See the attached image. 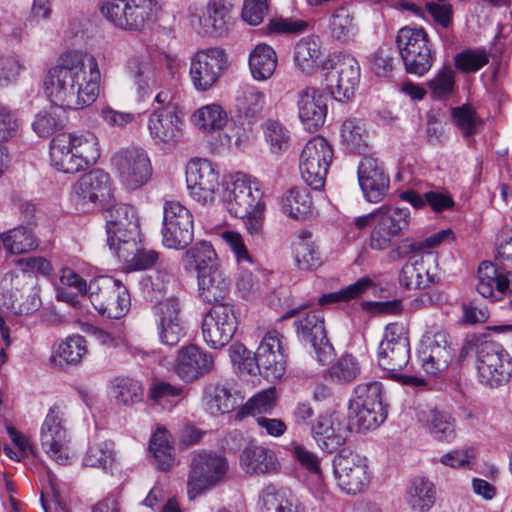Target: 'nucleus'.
<instances>
[{
  "label": "nucleus",
  "mask_w": 512,
  "mask_h": 512,
  "mask_svg": "<svg viewBox=\"0 0 512 512\" xmlns=\"http://www.w3.org/2000/svg\"><path fill=\"white\" fill-rule=\"evenodd\" d=\"M100 81L99 64L93 55L81 50L60 54L44 78V90L53 106L35 116L34 132L47 138L62 128L64 110L93 104L99 95Z\"/></svg>",
  "instance_id": "1"
},
{
  "label": "nucleus",
  "mask_w": 512,
  "mask_h": 512,
  "mask_svg": "<svg viewBox=\"0 0 512 512\" xmlns=\"http://www.w3.org/2000/svg\"><path fill=\"white\" fill-rule=\"evenodd\" d=\"M451 233L441 230L423 240H406L396 250L399 258L408 257L399 273V283L407 289H423L438 281L436 258L430 249Z\"/></svg>",
  "instance_id": "2"
},
{
  "label": "nucleus",
  "mask_w": 512,
  "mask_h": 512,
  "mask_svg": "<svg viewBox=\"0 0 512 512\" xmlns=\"http://www.w3.org/2000/svg\"><path fill=\"white\" fill-rule=\"evenodd\" d=\"M101 154L99 140L92 132L60 133L50 143V162L63 173H77L94 165Z\"/></svg>",
  "instance_id": "3"
},
{
  "label": "nucleus",
  "mask_w": 512,
  "mask_h": 512,
  "mask_svg": "<svg viewBox=\"0 0 512 512\" xmlns=\"http://www.w3.org/2000/svg\"><path fill=\"white\" fill-rule=\"evenodd\" d=\"M410 220L409 208L384 204L368 214L356 217L353 224L359 230L371 227L369 247L374 251H383L405 234Z\"/></svg>",
  "instance_id": "4"
},
{
  "label": "nucleus",
  "mask_w": 512,
  "mask_h": 512,
  "mask_svg": "<svg viewBox=\"0 0 512 512\" xmlns=\"http://www.w3.org/2000/svg\"><path fill=\"white\" fill-rule=\"evenodd\" d=\"M379 366L389 372L390 378L405 385L422 386L424 379L399 374L410 361V343L407 331L402 324L390 323L386 326L384 337L378 347Z\"/></svg>",
  "instance_id": "5"
},
{
  "label": "nucleus",
  "mask_w": 512,
  "mask_h": 512,
  "mask_svg": "<svg viewBox=\"0 0 512 512\" xmlns=\"http://www.w3.org/2000/svg\"><path fill=\"white\" fill-rule=\"evenodd\" d=\"M229 465L227 458L211 450L192 453L187 477V496L195 500L222 482Z\"/></svg>",
  "instance_id": "6"
},
{
  "label": "nucleus",
  "mask_w": 512,
  "mask_h": 512,
  "mask_svg": "<svg viewBox=\"0 0 512 512\" xmlns=\"http://www.w3.org/2000/svg\"><path fill=\"white\" fill-rule=\"evenodd\" d=\"M99 11L117 29L140 31L152 21L157 0H101Z\"/></svg>",
  "instance_id": "7"
},
{
  "label": "nucleus",
  "mask_w": 512,
  "mask_h": 512,
  "mask_svg": "<svg viewBox=\"0 0 512 512\" xmlns=\"http://www.w3.org/2000/svg\"><path fill=\"white\" fill-rule=\"evenodd\" d=\"M396 45L408 73L423 76L430 70L434 56L423 28H401L397 32Z\"/></svg>",
  "instance_id": "8"
},
{
  "label": "nucleus",
  "mask_w": 512,
  "mask_h": 512,
  "mask_svg": "<svg viewBox=\"0 0 512 512\" xmlns=\"http://www.w3.org/2000/svg\"><path fill=\"white\" fill-rule=\"evenodd\" d=\"M262 197L259 182L246 174L230 175L224 182L223 203L234 217H244L258 207H265Z\"/></svg>",
  "instance_id": "9"
},
{
  "label": "nucleus",
  "mask_w": 512,
  "mask_h": 512,
  "mask_svg": "<svg viewBox=\"0 0 512 512\" xmlns=\"http://www.w3.org/2000/svg\"><path fill=\"white\" fill-rule=\"evenodd\" d=\"M322 69L326 71L325 87L335 100L345 102L354 96L360 80V66L355 57L339 54L324 60Z\"/></svg>",
  "instance_id": "10"
},
{
  "label": "nucleus",
  "mask_w": 512,
  "mask_h": 512,
  "mask_svg": "<svg viewBox=\"0 0 512 512\" xmlns=\"http://www.w3.org/2000/svg\"><path fill=\"white\" fill-rule=\"evenodd\" d=\"M94 308L103 316L119 319L130 307V296L120 280L101 275L90 280V297Z\"/></svg>",
  "instance_id": "11"
},
{
  "label": "nucleus",
  "mask_w": 512,
  "mask_h": 512,
  "mask_svg": "<svg viewBox=\"0 0 512 512\" xmlns=\"http://www.w3.org/2000/svg\"><path fill=\"white\" fill-rule=\"evenodd\" d=\"M333 472L337 486L348 495L364 492L372 477L368 459L346 449L334 457Z\"/></svg>",
  "instance_id": "12"
},
{
  "label": "nucleus",
  "mask_w": 512,
  "mask_h": 512,
  "mask_svg": "<svg viewBox=\"0 0 512 512\" xmlns=\"http://www.w3.org/2000/svg\"><path fill=\"white\" fill-rule=\"evenodd\" d=\"M333 159L331 144L322 136H314L304 145L299 157L302 179L314 190L324 187Z\"/></svg>",
  "instance_id": "13"
},
{
  "label": "nucleus",
  "mask_w": 512,
  "mask_h": 512,
  "mask_svg": "<svg viewBox=\"0 0 512 512\" xmlns=\"http://www.w3.org/2000/svg\"><path fill=\"white\" fill-rule=\"evenodd\" d=\"M162 243L169 249H184L194 238V219L188 208L176 200L163 204Z\"/></svg>",
  "instance_id": "14"
},
{
  "label": "nucleus",
  "mask_w": 512,
  "mask_h": 512,
  "mask_svg": "<svg viewBox=\"0 0 512 512\" xmlns=\"http://www.w3.org/2000/svg\"><path fill=\"white\" fill-rule=\"evenodd\" d=\"M477 369L480 382L494 388L507 383L512 376V358L495 341H484L477 347Z\"/></svg>",
  "instance_id": "15"
},
{
  "label": "nucleus",
  "mask_w": 512,
  "mask_h": 512,
  "mask_svg": "<svg viewBox=\"0 0 512 512\" xmlns=\"http://www.w3.org/2000/svg\"><path fill=\"white\" fill-rule=\"evenodd\" d=\"M40 441L46 454L60 465L69 461L70 437L64 409L55 404L48 410L40 429Z\"/></svg>",
  "instance_id": "16"
},
{
  "label": "nucleus",
  "mask_w": 512,
  "mask_h": 512,
  "mask_svg": "<svg viewBox=\"0 0 512 512\" xmlns=\"http://www.w3.org/2000/svg\"><path fill=\"white\" fill-rule=\"evenodd\" d=\"M121 183L129 190H136L151 178L152 167L148 154L139 147L118 150L111 158Z\"/></svg>",
  "instance_id": "17"
},
{
  "label": "nucleus",
  "mask_w": 512,
  "mask_h": 512,
  "mask_svg": "<svg viewBox=\"0 0 512 512\" xmlns=\"http://www.w3.org/2000/svg\"><path fill=\"white\" fill-rule=\"evenodd\" d=\"M238 320L234 306L229 303L214 304L202 320V337L212 349L227 345L234 336Z\"/></svg>",
  "instance_id": "18"
},
{
  "label": "nucleus",
  "mask_w": 512,
  "mask_h": 512,
  "mask_svg": "<svg viewBox=\"0 0 512 512\" xmlns=\"http://www.w3.org/2000/svg\"><path fill=\"white\" fill-rule=\"evenodd\" d=\"M184 118L177 106L153 108L147 119V130L152 141L159 146L174 147L184 136Z\"/></svg>",
  "instance_id": "19"
},
{
  "label": "nucleus",
  "mask_w": 512,
  "mask_h": 512,
  "mask_svg": "<svg viewBox=\"0 0 512 512\" xmlns=\"http://www.w3.org/2000/svg\"><path fill=\"white\" fill-rule=\"evenodd\" d=\"M219 172L207 159L191 162L186 170V183L190 197L202 204L212 203L220 188Z\"/></svg>",
  "instance_id": "20"
},
{
  "label": "nucleus",
  "mask_w": 512,
  "mask_h": 512,
  "mask_svg": "<svg viewBox=\"0 0 512 512\" xmlns=\"http://www.w3.org/2000/svg\"><path fill=\"white\" fill-rule=\"evenodd\" d=\"M227 67V58L223 50L209 48L197 51L191 58L190 78L197 91L211 89Z\"/></svg>",
  "instance_id": "21"
},
{
  "label": "nucleus",
  "mask_w": 512,
  "mask_h": 512,
  "mask_svg": "<svg viewBox=\"0 0 512 512\" xmlns=\"http://www.w3.org/2000/svg\"><path fill=\"white\" fill-rule=\"evenodd\" d=\"M454 356L448 333L441 329L427 331L422 339L419 350V359L424 370L430 375L446 369Z\"/></svg>",
  "instance_id": "22"
},
{
  "label": "nucleus",
  "mask_w": 512,
  "mask_h": 512,
  "mask_svg": "<svg viewBox=\"0 0 512 512\" xmlns=\"http://www.w3.org/2000/svg\"><path fill=\"white\" fill-rule=\"evenodd\" d=\"M310 434L322 451L332 453L345 444L349 429L343 415L335 411H326L313 421Z\"/></svg>",
  "instance_id": "23"
},
{
  "label": "nucleus",
  "mask_w": 512,
  "mask_h": 512,
  "mask_svg": "<svg viewBox=\"0 0 512 512\" xmlns=\"http://www.w3.org/2000/svg\"><path fill=\"white\" fill-rule=\"evenodd\" d=\"M106 220L107 244L111 250L125 239H135L139 235L138 218L133 207L118 203L104 211Z\"/></svg>",
  "instance_id": "24"
},
{
  "label": "nucleus",
  "mask_w": 512,
  "mask_h": 512,
  "mask_svg": "<svg viewBox=\"0 0 512 512\" xmlns=\"http://www.w3.org/2000/svg\"><path fill=\"white\" fill-rule=\"evenodd\" d=\"M257 372L266 379H280L285 372L286 356L283 336L277 331H269L256 351Z\"/></svg>",
  "instance_id": "25"
},
{
  "label": "nucleus",
  "mask_w": 512,
  "mask_h": 512,
  "mask_svg": "<svg viewBox=\"0 0 512 512\" xmlns=\"http://www.w3.org/2000/svg\"><path fill=\"white\" fill-rule=\"evenodd\" d=\"M34 287V284L30 283L29 275L23 273L20 268L7 271L0 280V295L4 305L19 314H29L37 310L40 299L36 293H33L30 304L21 302L24 293Z\"/></svg>",
  "instance_id": "26"
},
{
  "label": "nucleus",
  "mask_w": 512,
  "mask_h": 512,
  "mask_svg": "<svg viewBox=\"0 0 512 512\" xmlns=\"http://www.w3.org/2000/svg\"><path fill=\"white\" fill-rule=\"evenodd\" d=\"M157 329L160 341L174 346L185 336L186 326L181 314L179 301L169 298L159 302L155 308Z\"/></svg>",
  "instance_id": "27"
},
{
  "label": "nucleus",
  "mask_w": 512,
  "mask_h": 512,
  "mask_svg": "<svg viewBox=\"0 0 512 512\" xmlns=\"http://www.w3.org/2000/svg\"><path fill=\"white\" fill-rule=\"evenodd\" d=\"M358 181L364 198L371 203L380 202L389 189V177L383 165L372 157H364L360 161Z\"/></svg>",
  "instance_id": "28"
},
{
  "label": "nucleus",
  "mask_w": 512,
  "mask_h": 512,
  "mask_svg": "<svg viewBox=\"0 0 512 512\" xmlns=\"http://www.w3.org/2000/svg\"><path fill=\"white\" fill-rule=\"evenodd\" d=\"M112 196V183L108 173L93 169L83 174L72 186V197L79 203H96Z\"/></svg>",
  "instance_id": "29"
},
{
  "label": "nucleus",
  "mask_w": 512,
  "mask_h": 512,
  "mask_svg": "<svg viewBox=\"0 0 512 512\" xmlns=\"http://www.w3.org/2000/svg\"><path fill=\"white\" fill-rule=\"evenodd\" d=\"M214 366L213 356L196 345L182 347L175 359L174 372L184 381H193Z\"/></svg>",
  "instance_id": "30"
},
{
  "label": "nucleus",
  "mask_w": 512,
  "mask_h": 512,
  "mask_svg": "<svg viewBox=\"0 0 512 512\" xmlns=\"http://www.w3.org/2000/svg\"><path fill=\"white\" fill-rule=\"evenodd\" d=\"M299 118L305 129L313 132L321 127L327 115L326 97L317 89L306 87L298 92Z\"/></svg>",
  "instance_id": "31"
},
{
  "label": "nucleus",
  "mask_w": 512,
  "mask_h": 512,
  "mask_svg": "<svg viewBox=\"0 0 512 512\" xmlns=\"http://www.w3.org/2000/svg\"><path fill=\"white\" fill-rule=\"evenodd\" d=\"M182 265L185 271L196 272L197 277L221 266L213 246L206 241L187 249L182 256Z\"/></svg>",
  "instance_id": "32"
},
{
  "label": "nucleus",
  "mask_w": 512,
  "mask_h": 512,
  "mask_svg": "<svg viewBox=\"0 0 512 512\" xmlns=\"http://www.w3.org/2000/svg\"><path fill=\"white\" fill-rule=\"evenodd\" d=\"M232 7V0H209L206 12L199 18L203 33L221 36L227 30Z\"/></svg>",
  "instance_id": "33"
},
{
  "label": "nucleus",
  "mask_w": 512,
  "mask_h": 512,
  "mask_svg": "<svg viewBox=\"0 0 512 512\" xmlns=\"http://www.w3.org/2000/svg\"><path fill=\"white\" fill-rule=\"evenodd\" d=\"M55 292L57 300L75 305L79 295L90 297V282L87 283L72 268L63 267L59 272L58 281L55 282Z\"/></svg>",
  "instance_id": "34"
},
{
  "label": "nucleus",
  "mask_w": 512,
  "mask_h": 512,
  "mask_svg": "<svg viewBox=\"0 0 512 512\" xmlns=\"http://www.w3.org/2000/svg\"><path fill=\"white\" fill-rule=\"evenodd\" d=\"M320 39L315 36L301 38L294 47V63L303 73L311 74L323 64Z\"/></svg>",
  "instance_id": "35"
},
{
  "label": "nucleus",
  "mask_w": 512,
  "mask_h": 512,
  "mask_svg": "<svg viewBox=\"0 0 512 512\" xmlns=\"http://www.w3.org/2000/svg\"><path fill=\"white\" fill-rule=\"evenodd\" d=\"M200 297L208 302L220 304L228 293L229 281L222 266L197 277Z\"/></svg>",
  "instance_id": "36"
},
{
  "label": "nucleus",
  "mask_w": 512,
  "mask_h": 512,
  "mask_svg": "<svg viewBox=\"0 0 512 512\" xmlns=\"http://www.w3.org/2000/svg\"><path fill=\"white\" fill-rule=\"evenodd\" d=\"M259 509L260 512H306L299 499L272 485L261 491Z\"/></svg>",
  "instance_id": "37"
},
{
  "label": "nucleus",
  "mask_w": 512,
  "mask_h": 512,
  "mask_svg": "<svg viewBox=\"0 0 512 512\" xmlns=\"http://www.w3.org/2000/svg\"><path fill=\"white\" fill-rule=\"evenodd\" d=\"M506 273H501L490 261H483L478 268L477 292L493 302H498L503 296Z\"/></svg>",
  "instance_id": "38"
},
{
  "label": "nucleus",
  "mask_w": 512,
  "mask_h": 512,
  "mask_svg": "<svg viewBox=\"0 0 512 512\" xmlns=\"http://www.w3.org/2000/svg\"><path fill=\"white\" fill-rule=\"evenodd\" d=\"M248 65L252 78L263 82L270 79L275 73L278 57L271 46L261 43L249 53Z\"/></svg>",
  "instance_id": "39"
},
{
  "label": "nucleus",
  "mask_w": 512,
  "mask_h": 512,
  "mask_svg": "<svg viewBox=\"0 0 512 512\" xmlns=\"http://www.w3.org/2000/svg\"><path fill=\"white\" fill-rule=\"evenodd\" d=\"M4 250L12 255L31 252L39 246V241L29 225H19L0 233Z\"/></svg>",
  "instance_id": "40"
},
{
  "label": "nucleus",
  "mask_w": 512,
  "mask_h": 512,
  "mask_svg": "<svg viewBox=\"0 0 512 512\" xmlns=\"http://www.w3.org/2000/svg\"><path fill=\"white\" fill-rule=\"evenodd\" d=\"M266 105L264 92L253 84H243L236 91L235 108L237 112L248 119L260 117Z\"/></svg>",
  "instance_id": "41"
},
{
  "label": "nucleus",
  "mask_w": 512,
  "mask_h": 512,
  "mask_svg": "<svg viewBox=\"0 0 512 512\" xmlns=\"http://www.w3.org/2000/svg\"><path fill=\"white\" fill-rule=\"evenodd\" d=\"M238 393L221 384H211L204 390L206 409L211 415L225 414L238 406Z\"/></svg>",
  "instance_id": "42"
},
{
  "label": "nucleus",
  "mask_w": 512,
  "mask_h": 512,
  "mask_svg": "<svg viewBox=\"0 0 512 512\" xmlns=\"http://www.w3.org/2000/svg\"><path fill=\"white\" fill-rule=\"evenodd\" d=\"M240 462L242 468L249 474H266L277 468L274 453L262 446L246 447L241 453Z\"/></svg>",
  "instance_id": "43"
},
{
  "label": "nucleus",
  "mask_w": 512,
  "mask_h": 512,
  "mask_svg": "<svg viewBox=\"0 0 512 512\" xmlns=\"http://www.w3.org/2000/svg\"><path fill=\"white\" fill-rule=\"evenodd\" d=\"M436 491L432 482L416 477L407 487L405 500L409 507L418 512H428L435 503Z\"/></svg>",
  "instance_id": "44"
},
{
  "label": "nucleus",
  "mask_w": 512,
  "mask_h": 512,
  "mask_svg": "<svg viewBox=\"0 0 512 512\" xmlns=\"http://www.w3.org/2000/svg\"><path fill=\"white\" fill-rule=\"evenodd\" d=\"M87 351L86 339L79 334L71 335L57 344L52 354V360L57 366L77 365Z\"/></svg>",
  "instance_id": "45"
},
{
  "label": "nucleus",
  "mask_w": 512,
  "mask_h": 512,
  "mask_svg": "<svg viewBox=\"0 0 512 512\" xmlns=\"http://www.w3.org/2000/svg\"><path fill=\"white\" fill-rule=\"evenodd\" d=\"M119 260L135 269H147L156 263L158 253L154 250L138 249L137 238L125 239L113 250Z\"/></svg>",
  "instance_id": "46"
},
{
  "label": "nucleus",
  "mask_w": 512,
  "mask_h": 512,
  "mask_svg": "<svg viewBox=\"0 0 512 512\" xmlns=\"http://www.w3.org/2000/svg\"><path fill=\"white\" fill-rule=\"evenodd\" d=\"M360 374L359 360L354 355L346 353L324 372V378L334 384L346 385L355 381Z\"/></svg>",
  "instance_id": "47"
},
{
  "label": "nucleus",
  "mask_w": 512,
  "mask_h": 512,
  "mask_svg": "<svg viewBox=\"0 0 512 512\" xmlns=\"http://www.w3.org/2000/svg\"><path fill=\"white\" fill-rule=\"evenodd\" d=\"M110 395L117 405L132 406L142 400L143 386L133 378L116 377L111 381Z\"/></svg>",
  "instance_id": "48"
},
{
  "label": "nucleus",
  "mask_w": 512,
  "mask_h": 512,
  "mask_svg": "<svg viewBox=\"0 0 512 512\" xmlns=\"http://www.w3.org/2000/svg\"><path fill=\"white\" fill-rule=\"evenodd\" d=\"M263 137L271 154H284L291 142L290 130L279 120L267 119L261 125Z\"/></svg>",
  "instance_id": "49"
},
{
  "label": "nucleus",
  "mask_w": 512,
  "mask_h": 512,
  "mask_svg": "<svg viewBox=\"0 0 512 512\" xmlns=\"http://www.w3.org/2000/svg\"><path fill=\"white\" fill-rule=\"evenodd\" d=\"M348 417L358 432H366L379 427L385 421L387 412L385 408L349 404Z\"/></svg>",
  "instance_id": "50"
},
{
  "label": "nucleus",
  "mask_w": 512,
  "mask_h": 512,
  "mask_svg": "<svg viewBox=\"0 0 512 512\" xmlns=\"http://www.w3.org/2000/svg\"><path fill=\"white\" fill-rule=\"evenodd\" d=\"M282 211L294 219H305L312 211V199L306 188L295 187L281 199Z\"/></svg>",
  "instance_id": "51"
},
{
  "label": "nucleus",
  "mask_w": 512,
  "mask_h": 512,
  "mask_svg": "<svg viewBox=\"0 0 512 512\" xmlns=\"http://www.w3.org/2000/svg\"><path fill=\"white\" fill-rule=\"evenodd\" d=\"M293 251L296 264L301 270H310L319 265V256L311 232H298L293 242Z\"/></svg>",
  "instance_id": "52"
},
{
  "label": "nucleus",
  "mask_w": 512,
  "mask_h": 512,
  "mask_svg": "<svg viewBox=\"0 0 512 512\" xmlns=\"http://www.w3.org/2000/svg\"><path fill=\"white\" fill-rule=\"evenodd\" d=\"M332 36L337 40L347 41L354 38L358 31L354 12L349 7H339L330 17Z\"/></svg>",
  "instance_id": "53"
},
{
  "label": "nucleus",
  "mask_w": 512,
  "mask_h": 512,
  "mask_svg": "<svg viewBox=\"0 0 512 512\" xmlns=\"http://www.w3.org/2000/svg\"><path fill=\"white\" fill-rule=\"evenodd\" d=\"M427 426L431 437L438 442L451 443L457 436L456 421L446 412L431 411Z\"/></svg>",
  "instance_id": "54"
},
{
  "label": "nucleus",
  "mask_w": 512,
  "mask_h": 512,
  "mask_svg": "<svg viewBox=\"0 0 512 512\" xmlns=\"http://www.w3.org/2000/svg\"><path fill=\"white\" fill-rule=\"evenodd\" d=\"M192 123L204 132L222 129L227 122V114L220 105L210 104L196 110Z\"/></svg>",
  "instance_id": "55"
},
{
  "label": "nucleus",
  "mask_w": 512,
  "mask_h": 512,
  "mask_svg": "<svg viewBox=\"0 0 512 512\" xmlns=\"http://www.w3.org/2000/svg\"><path fill=\"white\" fill-rule=\"evenodd\" d=\"M341 142L351 152L363 153L367 149L365 127L360 119L350 118L341 127Z\"/></svg>",
  "instance_id": "56"
},
{
  "label": "nucleus",
  "mask_w": 512,
  "mask_h": 512,
  "mask_svg": "<svg viewBox=\"0 0 512 512\" xmlns=\"http://www.w3.org/2000/svg\"><path fill=\"white\" fill-rule=\"evenodd\" d=\"M298 336L306 341H315L316 338L323 339L326 333L324 326V315L319 309L309 311L302 315L295 322Z\"/></svg>",
  "instance_id": "57"
},
{
  "label": "nucleus",
  "mask_w": 512,
  "mask_h": 512,
  "mask_svg": "<svg viewBox=\"0 0 512 512\" xmlns=\"http://www.w3.org/2000/svg\"><path fill=\"white\" fill-rule=\"evenodd\" d=\"M149 450L160 470L168 471L173 466L172 447L169 442V434L165 429L159 428L152 435Z\"/></svg>",
  "instance_id": "58"
},
{
  "label": "nucleus",
  "mask_w": 512,
  "mask_h": 512,
  "mask_svg": "<svg viewBox=\"0 0 512 512\" xmlns=\"http://www.w3.org/2000/svg\"><path fill=\"white\" fill-rule=\"evenodd\" d=\"M150 398L165 409H172L182 399L186 393L182 386L172 385L169 382L157 381L149 388Z\"/></svg>",
  "instance_id": "59"
},
{
  "label": "nucleus",
  "mask_w": 512,
  "mask_h": 512,
  "mask_svg": "<svg viewBox=\"0 0 512 512\" xmlns=\"http://www.w3.org/2000/svg\"><path fill=\"white\" fill-rule=\"evenodd\" d=\"M116 462L114 443L103 441L91 445L84 458V465L94 468H101L108 472Z\"/></svg>",
  "instance_id": "60"
},
{
  "label": "nucleus",
  "mask_w": 512,
  "mask_h": 512,
  "mask_svg": "<svg viewBox=\"0 0 512 512\" xmlns=\"http://www.w3.org/2000/svg\"><path fill=\"white\" fill-rule=\"evenodd\" d=\"M275 390L272 388L263 390L250 398L236 413V418L242 420L246 416H262L269 413L275 406Z\"/></svg>",
  "instance_id": "61"
},
{
  "label": "nucleus",
  "mask_w": 512,
  "mask_h": 512,
  "mask_svg": "<svg viewBox=\"0 0 512 512\" xmlns=\"http://www.w3.org/2000/svg\"><path fill=\"white\" fill-rule=\"evenodd\" d=\"M375 286L373 280L367 276L358 279L355 283L347 287L322 295L319 298V304L324 306L332 303L349 301L361 296L365 291Z\"/></svg>",
  "instance_id": "62"
},
{
  "label": "nucleus",
  "mask_w": 512,
  "mask_h": 512,
  "mask_svg": "<svg viewBox=\"0 0 512 512\" xmlns=\"http://www.w3.org/2000/svg\"><path fill=\"white\" fill-rule=\"evenodd\" d=\"M172 279L173 274L171 268L161 263L153 274L143 279L142 285L151 300L157 301L159 297L167 292Z\"/></svg>",
  "instance_id": "63"
},
{
  "label": "nucleus",
  "mask_w": 512,
  "mask_h": 512,
  "mask_svg": "<svg viewBox=\"0 0 512 512\" xmlns=\"http://www.w3.org/2000/svg\"><path fill=\"white\" fill-rule=\"evenodd\" d=\"M382 390V383L378 381L358 384L354 388V397L350 400L349 404L384 408L382 403Z\"/></svg>",
  "instance_id": "64"
}]
</instances>
